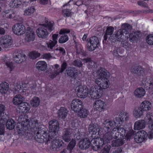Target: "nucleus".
<instances>
[{"label": "nucleus", "mask_w": 153, "mask_h": 153, "mask_svg": "<svg viewBox=\"0 0 153 153\" xmlns=\"http://www.w3.org/2000/svg\"><path fill=\"white\" fill-rule=\"evenodd\" d=\"M5 107L4 105L2 104H0V116L3 117L4 116V111Z\"/></svg>", "instance_id": "obj_57"}, {"label": "nucleus", "mask_w": 153, "mask_h": 153, "mask_svg": "<svg viewBox=\"0 0 153 153\" xmlns=\"http://www.w3.org/2000/svg\"><path fill=\"white\" fill-rule=\"evenodd\" d=\"M87 41V48L89 51L94 50L97 47L99 43L98 38L96 36H93L88 39Z\"/></svg>", "instance_id": "obj_6"}, {"label": "nucleus", "mask_w": 153, "mask_h": 153, "mask_svg": "<svg viewBox=\"0 0 153 153\" xmlns=\"http://www.w3.org/2000/svg\"><path fill=\"white\" fill-rule=\"evenodd\" d=\"M141 34L140 32L136 31L133 33H132L129 34V33L128 37L130 41L133 43L134 42L140 39L141 37Z\"/></svg>", "instance_id": "obj_24"}, {"label": "nucleus", "mask_w": 153, "mask_h": 153, "mask_svg": "<svg viewBox=\"0 0 153 153\" xmlns=\"http://www.w3.org/2000/svg\"><path fill=\"white\" fill-rule=\"evenodd\" d=\"M111 135L115 139H117L118 137H119L120 136V134L117 131H114L113 128L111 131Z\"/></svg>", "instance_id": "obj_61"}, {"label": "nucleus", "mask_w": 153, "mask_h": 153, "mask_svg": "<svg viewBox=\"0 0 153 153\" xmlns=\"http://www.w3.org/2000/svg\"><path fill=\"white\" fill-rule=\"evenodd\" d=\"M73 64L74 66L77 67L79 68L82 67L83 65L82 61L79 59H78L75 60L73 61Z\"/></svg>", "instance_id": "obj_51"}, {"label": "nucleus", "mask_w": 153, "mask_h": 153, "mask_svg": "<svg viewBox=\"0 0 153 153\" xmlns=\"http://www.w3.org/2000/svg\"><path fill=\"white\" fill-rule=\"evenodd\" d=\"M82 60L85 63H88L87 65L88 68L93 69L96 68L97 65L96 63L93 60H92L91 58H87L82 59Z\"/></svg>", "instance_id": "obj_27"}, {"label": "nucleus", "mask_w": 153, "mask_h": 153, "mask_svg": "<svg viewBox=\"0 0 153 153\" xmlns=\"http://www.w3.org/2000/svg\"><path fill=\"white\" fill-rule=\"evenodd\" d=\"M12 42L11 37L9 35H5L1 38L0 44L3 48L9 47L12 45Z\"/></svg>", "instance_id": "obj_14"}, {"label": "nucleus", "mask_w": 153, "mask_h": 153, "mask_svg": "<svg viewBox=\"0 0 153 153\" xmlns=\"http://www.w3.org/2000/svg\"><path fill=\"white\" fill-rule=\"evenodd\" d=\"M76 144V141L75 140L73 139L70 141L67 147V149L71 152Z\"/></svg>", "instance_id": "obj_38"}, {"label": "nucleus", "mask_w": 153, "mask_h": 153, "mask_svg": "<svg viewBox=\"0 0 153 153\" xmlns=\"http://www.w3.org/2000/svg\"><path fill=\"white\" fill-rule=\"evenodd\" d=\"M54 22L52 21H47L45 24L37 29L36 32L38 36L42 39H46L48 35L54 29Z\"/></svg>", "instance_id": "obj_3"}, {"label": "nucleus", "mask_w": 153, "mask_h": 153, "mask_svg": "<svg viewBox=\"0 0 153 153\" xmlns=\"http://www.w3.org/2000/svg\"><path fill=\"white\" fill-rule=\"evenodd\" d=\"M20 124L21 126L20 129V135H28L31 132L37 131L38 128H42L38 126L39 124L37 120L32 119L29 121L27 115L21 116Z\"/></svg>", "instance_id": "obj_1"}, {"label": "nucleus", "mask_w": 153, "mask_h": 153, "mask_svg": "<svg viewBox=\"0 0 153 153\" xmlns=\"http://www.w3.org/2000/svg\"><path fill=\"white\" fill-rule=\"evenodd\" d=\"M58 36V34H54L52 36V41L53 43L56 44L57 42V38Z\"/></svg>", "instance_id": "obj_63"}, {"label": "nucleus", "mask_w": 153, "mask_h": 153, "mask_svg": "<svg viewBox=\"0 0 153 153\" xmlns=\"http://www.w3.org/2000/svg\"><path fill=\"white\" fill-rule=\"evenodd\" d=\"M56 44L53 43L52 40H50L47 43L48 49L49 51H53V48Z\"/></svg>", "instance_id": "obj_54"}, {"label": "nucleus", "mask_w": 153, "mask_h": 153, "mask_svg": "<svg viewBox=\"0 0 153 153\" xmlns=\"http://www.w3.org/2000/svg\"><path fill=\"white\" fill-rule=\"evenodd\" d=\"M144 69L140 65L133 67L130 70L132 74L138 76H143L144 75Z\"/></svg>", "instance_id": "obj_19"}, {"label": "nucleus", "mask_w": 153, "mask_h": 153, "mask_svg": "<svg viewBox=\"0 0 153 153\" xmlns=\"http://www.w3.org/2000/svg\"><path fill=\"white\" fill-rule=\"evenodd\" d=\"M40 100L37 97H34L30 101V104L33 107H37L39 105Z\"/></svg>", "instance_id": "obj_37"}, {"label": "nucleus", "mask_w": 153, "mask_h": 153, "mask_svg": "<svg viewBox=\"0 0 153 153\" xmlns=\"http://www.w3.org/2000/svg\"><path fill=\"white\" fill-rule=\"evenodd\" d=\"M103 144L104 141L102 139L96 137L92 138L90 146L93 150L97 151L100 149Z\"/></svg>", "instance_id": "obj_9"}, {"label": "nucleus", "mask_w": 153, "mask_h": 153, "mask_svg": "<svg viewBox=\"0 0 153 153\" xmlns=\"http://www.w3.org/2000/svg\"><path fill=\"white\" fill-rule=\"evenodd\" d=\"M146 41L149 45H153V34H150L146 37Z\"/></svg>", "instance_id": "obj_46"}, {"label": "nucleus", "mask_w": 153, "mask_h": 153, "mask_svg": "<svg viewBox=\"0 0 153 153\" xmlns=\"http://www.w3.org/2000/svg\"><path fill=\"white\" fill-rule=\"evenodd\" d=\"M27 30L25 38V41L27 42L33 41L35 38V35L33 29L28 27L27 28Z\"/></svg>", "instance_id": "obj_22"}, {"label": "nucleus", "mask_w": 153, "mask_h": 153, "mask_svg": "<svg viewBox=\"0 0 153 153\" xmlns=\"http://www.w3.org/2000/svg\"><path fill=\"white\" fill-rule=\"evenodd\" d=\"M28 107L25 108V107L20 106V113H23V114L21 115L20 116V118L21 119V116L23 115H27L26 114H25L28 111L30 110V106H28Z\"/></svg>", "instance_id": "obj_48"}, {"label": "nucleus", "mask_w": 153, "mask_h": 153, "mask_svg": "<svg viewBox=\"0 0 153 153\" xmlns=\"http://www.w3.org/2000/svg\"><path fill=\"white\" fill-rule=\"evenodd\" d=\"M95 82L98 85L96 86H99L100 89L103 91V89H105L109 86V81L108 79L105 78H97L95 79Z\"/></svg>", "instance_id": "obj_13"}, {"label": "nucleus", "mask_w": 153, "mask_h": 153, "mask_svg": "<svg viewBox=\"0 0 153 153\" xmlns=\"http://www.w3.org/2000/svg\"><path fill=\"white\" fill-rule=\"evenodd\" d=\"M100 88L99 86L96 85L91 87L89 94L92 98L94 99H99L102 96L103 91Z\"/></svg>", "instance_id": "obj_8"}, {"label": "nucleus", "mask_w": 153, "mask_h": 153, "mask_svg": "<svg viewBox=\"0 0 153 153\" xmlns=\"http://www.w3.org/2000/svg\"><path fill=\"white\" fill-rule=\"evenodd\" d=\"M19 53L18 50H16L13 55V60L16 63H19Z\"/></svg>", "instance_id": "obj_43"}, {"label": "nucleus", "mask_w": 153, "mask_h": 153, "mask_svg": "<svg viewBox=\"0 0 153 153\" xmlns=\"http://www.w3.org/2000/svg\"><path fill=\"white\" fill-rule=\"evenodd\" d=\"M128 113L124 111L121 112L119 114V116L121 118H123L124 121H127L128 120Z\"/></svg>", "instance_id": "obj_50"}, {"label": "nucleus", "mask_w": 153, "mask_h": 153, "mask_svg": "<svg viewBox=\"0 0 153 153\" xmlns=\"http://www.w3.org/2000/svg\"><path fill=\"white\" fill-rule=\"evenodd\" d=\"M137 4L141 7L147 8H149V6L148 4L143 1H139L137 2Z\"/></svg>", "instance_id": "obj_55"}, {"label": "nucleus", "mask_w": 153, "mask_h": 153, "mask_svg": "<svg viewBox=\"0 0 153 153\" xmlns=\"http://www.w3.org/2000/svg\"><path fill=\"white\" fill-rule=\"evenodd\" d=\"M89 93L88 88L86 86L84 85L79 88L77 94L79 97L84 98L87 96Z\"/></svg>", "instance_id": "obj_20"}, {"label": "nucleus", "mask_w": 153, "mask_h": 153, "mask_svg": "<svg viewBox=\"0 0 153 153\" xmlns=\"http://www.w3.org/2000/svg\"><path fill=\"white\" fill-rule=\"evenodd\" d=\"M97 73L98 75H99L101 79L102 78H105L108 79L109 77V75H108L107 73L105 71V69L102 68L97 70Z\"/></svg>", "instance_id": "obj_32"}, {"label": "nucleus", "mask_w": 153, "mask_h": 153, "mask_svg": "<svg viewBox=\"0 0 153 153\" xmlns=\"http://www.w3.org/2000/svg\"><path fill=\"white\" fill-rule=\"evenodd\" d=\"M123 28L116 31L114 34L108 38V40L112 42L116 41L120 42H124L128 38V31L131 29V26L129 24L125 23L122 25Z\"/></svg>", "instance_id": "obj_2"}, {"label": "nucleus", "mask_w": 153, "mask_h": 153, "mask_svg": "<svg viewBox=\"0 0 153 153\" xmlns=\"http://www.w3.org/2000/svg\"><path fill=\"white\" fill-rule=\"evenodd\" d=\"M9 5L11 7L18 8L19 5V0H12L10 2Z\"/></svg>", "instance_id": "obj_44"}, {"label": "nucleus", "mask_w": 153, "mask_h": 153, "mask_svg": "<svg viewBox=\"0 0 153 153\" xmlns=\"http://www.w3.org/2000/svg\"><path fill=\"white\" fill-rule=\"evenodd\" d=\"M114 131H117L119 133L120 136L119 138H123L125 136L126 134V131L125 129L123 127L120 126H116L113 128Z\"/></svg>", "instance_id": "obj_35"}, {"label": "nucleus", "mask_w": 153, "mask_h": 153, "mask_svg": "<svg viewBox=\"0 0 153 153\" xmlns=\"http://www.w3.org/2000/svg\"><path fill=\"white\" fill-rule=\"evenodd\" d=\"M67 66V63L66 61H64L61 65V68L60 69L59 68L58 70H59V71L61 73H62L64 71L65 69H66V68Z\"/></svg>", "instance_id": "obj_56"}, {"label": "nucleus", "mask_w": 153, "mask_h": 153, "mask_svg": "<svg viewBox=\"0 0 153 153\" xmlns=\"http://www.w3.org/2000/svg\"><path fill=\"white\" fill-rule=\"evenodd\" d=\"M28 56L30 59H35L39 57L40 54L35 51H33L30 52Z\"/></svg>", "instance_id": "obj_42"}, {"label": "nucleus", "mask_w": 153, "mask_h": 153, "mask_svg": "<svg viewBox=\"0 0 153 153\" xmlns=\"http://www.w3.org/2000/svg\"><path fill=\"white\" fill-rule=\"evenodd\" d=\"M145 92V90L143 88H138L135 91L134 94L137 97L140 98L144 95Z\"/></svg>", "instance_id": "obj_33"}, {"label": "nucleus", "mask_w": 153, "mask_h": 153, "mask_svg": "<svg viewBox=\"0 0 153 153\" xmlns=\"http://www.w3.org/2000/svg\"><path fill=\"white\" fill-rule=\"evenodd\" d=\"M151 103L150 102L148 101H144L141 104L140 107V108L143 111H147L151 109Z\"/></svg>", "instance_id": "obj_29"}, {"label": "nucleus", "mask_w": 153, "mask_h": 153, "mask_svg": "<svg viewBox=\"0 0 153 153\" xmlns=\"http://www.w3.org/2000/svg\"><path fill=\"white\" fill-rule=\"evenodd\" d=\"M36 68L38 70L44 71L45 70L47 67V64L44 61H39L36 64Z\"/></svg>", "instance_id": "obj_31"}, {"label": "nucleus", "mask_w": 153, "mask_h": 153, "mask_svg": "<svg viewBox=\"0 0 153 153\" xmlns=\"http://www.w3.org/2000/svg\"><path fill=\"white\" fill-rule=\"evenodd\" d=\"M25 53V52L22 50H20V61L21 63L25 62L27 58V56Z\"/></svg>", "instance_id": "obj_47"}, {"label": "nucleus", "mask_w": 153, "mask_h": 153, "mask_svg": "<svg viewBox=\"0 0 153 153\" xmlns=\"http://www.w3.org/2000/svg\"><path fill=\"white\" fill-rule=\"evenodd\" d=\"M4 13L6 14L9 13V17L10 18H13L15 17V16H13L14 15V14H13V15L11 14L13 13V12L11 10H6L4 11Z\"/></svg>", "instance_id": "obj_64"}, {"label": "nucleus", "mask_w": 153, "mask_h": 153, "mask_svg": "<svg viewBox=\"0 0 153 153\" xmlns=\"http://www.w3.org/2000/svg\"><path fill=\"white\" fill-rule=\"evenodd\" d=\"M88 110L83 107L80 111L77 113L78 116L81 118H85L87 116L88 114Z\"/></svg>", "instance_id": "obj_39"}, {"label": "nucleus", "mask_w": 153, "mask_h": 153, "mask_svg": "<svg viewBox=\"0 0 153 153\" xmlns=\"http://www.w3.org/2000/svg\"><path fill=\"white\" fill-rule=\"evenodd\" d=\"M105 102L101 100H97L93 104L95 109L99 112L105 110Z\"/></svg>", "instance_id": "obj_18"}, {"label": "nucleus", "mask_w": 153, "mask_h": 153, "mask_svg": "<svg viewBox=\"0 0 153 153\" xmlns=\"http://www.w3.org/2000/svg\"><path fill=\"white\" fill-rule=\"evenodd\" d=\"M143 111L139 107L134 111V115L135 118H139L143 115Z\"/></svg>", "instance_id": "obj_40"}, {"label": "nucleus", "mask_w": 153, "mask_h": 153, "mask_svg": "<svg viewBox=\"0 0 153 153\" xmlns=\"http://www.w3.org/2000/svg\"><path fill=\"white\" fill-rule=\"evenodd\" d=\"M13 102L14 105H19V94H17L14 97L13 100ZM18 107L19 109V106Z\"/></svg>", "instance_id": "obj_52"}, {"label": "nucleus", "mask_w": 153, "mask_h": 153, "mask_svg": "<svg viewBox=\"0 0 153 153\" xmlns=\"http://www.w3.org/2000/svg\"><path fill=\"white\" fill-rule=\"evenodd\" d=\"M76 45H75V48L76 50V53L77 54H81V52H82V48L81 45L80 44H76V42L74 41Z\"/></svg>", "instance_id": "obj_49"}, {"label": "nucleus", "mask_w": 153, "mask_h": 153, "mask_svg": "<svg viewBox=\"0 0 153 153\" xmlns=\"http://www.w3.org/2000/svg\"><path fill=\"white\" fill-rule=\"evenodd\" d=\"M126 140V138H120V139L114 140L112 142V146L113 147L120 146L125 143V141Z\"/></svg>", "instance_id": "obj_30"}, {"label": "nucleus", "mask_w": 153, "mask_h": 153, "mask_svg": "<svg viewBox=\"0 0 153 153\" xmlns=\"http://www.w3.org/2000/svg\"><path fill=\"white\" fill-rule=\"evenodd\" d=\"M50 141L51 142L50 148L53 151H58L62 148L64 143L62 140L57 137V135L55 138L53 137L51 139Z\"/></svg>", "instance_id": "obj_7"}, {"label": "nucleus", "mask_w": 153, "mask_h": 153, "mask_svg": "<svg viewBox=\"0 0 153 153\" xmlns=\"http://www.w3.org/2000/svg\"><path fill=\"white\" fill-rule=\"evenodd\" d=\"M102 126L105 132L107 133L110 132L114 127L116 126V123L113 121L106 120L104 121Z\"/></svg>", "instance_id": "obj_15"}, {"label": "nucleus", "mask_w": 153, "mask_h": 153, "mask_svg": "<svg viewBox=\"0 0 153 153\" xmlns=\"http://www.w3.org/2000/svg\"><path fill=\"white\" fill-rule=\"evenodd\" d=\"M74 130L70 128H65L62 136V138L65 142H69L71 140L72 134H74Z\"/></svg>", "instance_id": "obj_10"}, {"label": "nucleus", "mask_w": 153, "mask_h": 153, "mask_svg": "<svg viewBox=\"0 0 153 153\" xmlns=\"http://www.w3.org/2000/svg\"><path fill=\"white\" fill-rule=\"evenodd\" d=\"M111 146L109 145H107L101 151L100 153H109Z\"/></svg>", "instance_id": "obj_53"}, {"label": "nucleus", "mask_w": 153, "mask_h": 153, "mask_svg": "<svg viewBox=\"0 0 153 153\" xmlns=\"http://www.w3.org/2000/svg\"><path fill=\"white\" fill-rule=\"evenodd\" d=\"M13 31L16 35H19V23H17L14 25L12 28Z\"/></svg>", "instance_id": "obj_45"}, {"label": "nucleus", "mask_w": 153, "mask_h": 153, "mask_svg": "<svg viewBox=\"0 0 153 153\" xmlns=\"http://www.w3.org/2000/svg\"><path fill=\"white\" fill-rule=\"evenodd\" d=\"M16 125L15 123L12 119L8 120L6 124V126L7 129L9 130L13 129Z\"/></svg>", "instance_id": "obj_36"}, {"label": "nucleus", "mask_w": 153, "mask_h": 153, "mask_svg": "<svg viewBox=\"0 0 153 153\" xmlns=\"http://www.w3.org/2000/svg\"><path fill=\"white\" fill-rule=\"evenodd\" d=\"M114 28L113 27L111 26L107 27L105 31V34L104 36V40L106 41L107 39L108 36H110L109 37L112 36L113 31Z\"/></svg>", "instance_id": "obj_34"}, {"label": "nucleus", "mask_w": 153, "mask_h": 153, "mask_svg": "<svg viewBox=\"0 0 153 153\" xmlns=\"http://www.w3.org/2000/svg\"><path fill=\"white\" fill-rule=\"evenodd\" d=\"M67 75L70 77L76 79L80 74V72H78L74 67L71 68L70 69L66 70Z\"/></svg>", "instance_id": "obj_23"}, {"label": "nucleus", "mask_w": 153, "mask_h": 153, "mask_svg": "<svg viewBox=\"0 0 153 153\" xmlns=\"http://www.w3.org/2000/svg\"><path fill=\"white\" fill-rule=\"evenodd\" d=\"M124 121V120L123 118H121L119 116L118 117H116L115 118V120L114 121L116 123V126H118V124H120V122H122Z\"/></svg>", "instance_id": "obj_58"}, {"label": "nucleus", "mask_w": 153, "mask_h": 153, "mask_svg": "<svg viewBox=\"0 0 153 153\" xmlns=\"http://www.w3.org/2000/svg\"><path fill=\"white\" fill-rule=\"evenodd\" d=\"M145 122L144 120H140L135 122L134 124V129L135 130H140L145 127Z\"/></svg>", "instance_id": "obj_26"}, {"label": "nucleus", "mask_w": 153, "mask_h": 153, "mask_svg": "<svg viewBox=\"0 0 153 153\" xmlns=\"http://www.w3.org/2000/svg\"><path fill=\"white\" fill-rule=\"evenodd\" d=\"M134 135L132 132H129L128 133H127L126 136H125V138L126 139V140H130V139H132L133 137H134Z\"/></svg>", "instance_id": "obj_59"}, {"label": "nucleus", "mask_w": 153, "mask_h": 153, "mask_svg": "<svg viewBox=\"0 0 153 153\" xmlns=\"http://www.w3.org/2000/svg\"><path fill=\"white\" fill-rule=\"evenodd\" d=\"M25 26L20 23V35L23 34L25 33Z\"/></svg>", "instance_id": "obj_62"}, {"label": "nucleus", "mask_w": 153, "mask_h": 153, "mask_svg": "<svg viewBox=\"0 0 153 153\" xmlns=\"http://www.w3.org/2000/svg\"><path fill=\"white\" fill-rule=\"evenodd\" d=\"M46 131L43 130V128H38L37 131L34 132H31L28 135H26L27 137H34L36 141L39 143H48L51 139L48 136Z\"/></svg>", "instance_id": "obj_4"}, {"label": "nucleus", "mask_w": 153, "mask_h": 153, "mask_svg": "<svg viewBox=\"0 0 153 153\" xmlns=\"http://www.w3.org/2000/svg\"><path fill=\"white\" fill-rule=\"evenodd\" d=\"M91 141L88 138H84L80 140L78 143L79 148L81 150H84L88 149L91 144Z\"/></svg>", "instance_id": "obj_17"}, {"label": "nucleus", "mask_w": 153, "mask_h": 153, "mask_svg": "<svg viewBox=\"0 0 153 153\" xmlns=\"http://www.w3.org/2000/svg\"><path fill=\"white\" fill-rule=\"evenodd\" d=\"M61 73L58 69L54 71V72H53L50 75V77L51 79L55 78L57 75Z\"/></svg>", "instance_id": "obj_60"}, {"label": "nucleus", "mask_w": 153, "mask_h": 153, "mask_svg": "<svg viewBox=\"0 0 153 153\" xmlns=\"http://www.w3.org/2000/svg\"><path fill=\"white\" fill-rule=\"evenodd\" d=\"M88 130L89 133H91V137L90 139H91L92 138H96L95 135L97 133H98V134H99L98 131L99 130V129L96 123L91 124L89 126Z\"/></svg>", "instance_id": "obj_21"}, {"label": "nucleus", "mask_w": 153, "mask_h": 153, "mask_svg": "<svg viewBox=\"0 0 153 153\" xmlns=\"http://www.w3.org/2000/svg\"><path fill=\"white\" fill-rule=\"evenodd\" d=\"M48 124L49 132L48 136L51 139L55 138L59 130V123L56 120H53L50 121Z\"/></svg>", "instance_id": "obj_5"}, {"label": "nucleus", "mask_w": 153, "mask_h": 153, "mask_svg": "<svg viewBox=\"0 0 153 153\" xmlns=\"http://www.w3.org/2000/svg\"><path fill=\"white\" fill-rule=\"evenodd\" d=\"M69 29L66 28L61 29L59 31V34L62 35L60 37L58 40V42L60 44H63L69 40L68 36L65 34L70 33Z\"/></svg>", "instance_id": "obj_16"}, {"label": "nucleus", "mask_w": 153, "mask_h": 153, "mask_svg": "<svg viewBox=\"0 0 153 153\" xmlns=\"http://www.w3.org/2000/svg\"><path fill=\"white\" fill-rule=\"evenodd\" d=\"M9 84L4 82L0 84V93L2 95L5 94L9 89Z\"/></svg>", "instance_id": "obj_25"}, {"label": "nucleus", "mask_w": 153, "mask_h": 153, "mask_svg": "<svg viewBox=\"0 0 153 153\" xmlns=\"http://www.w3.org/2000/svg\"><path fill=\"white\" fill-rule=\"evenodd\" d=\"M73 13L69 9H65L62 10V14L65 17H71Z\"/></svg>", "instance_id": "obj_41"}, {"label": "nucleus", "mask_w": 153, "mask_h": 153, "mask_svg": "<svg viewBox=\"0 0 153 153\" xmlns=\"http://www.w3.org/2000/svg\"><path fill=\"white\" fill-rule=\"evenodd\" d=\"M148 137L147 132L145 131L142 130L138 131L134 136L135 141L137 143L142 142Z\"/></svg>", "instance_id": "obj_12"}, {"label": "nucleus", "mask_w": 153, "mask_h": 153, "mask_svg": "<svg viewBox=\"0 0 153 153\" xmlns=\"http://www.w3.org/2000/svg\"><path fill=\"white\" fill-rule=\"evenodd\" d=\"M71 107L74 112L77 113L80 111L81 109L83 107V103L81 100L76 99L72 101Z\"/></svg>", "instance_id": "obj_11"}, {"label": "nucleus", "mask_w": 153, "mask_h": 153, "mask_svg": "<svg viewBox=\"0 0 153 153\" xmlns=\"http://www.w3.org/2000/svg\"><path fill=\"white\" fill-rule=\"evenodd\" d=\"M58 116L59 118L64 119L67 116L68 114L67 109L65 108L61 107L58 111Z\"/></svg>", "instance_id": "obj_28"}]
</instances>
